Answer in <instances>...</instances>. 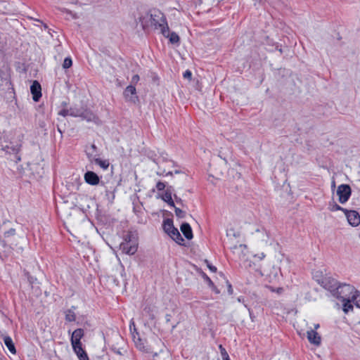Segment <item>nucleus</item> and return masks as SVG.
I'll list each match as a JSON object with an SVG mask.
<instances>
[{"instance_id":"obj_43","label":"nucleus","mask_w":360,"mask_h":360,"mask_svg":"<svg viewBox=\"0 0 360 360\" xmlns=\"http://www.w3.org/2000/svg\"><path fill=\"white\" fill-rule=\"evenodd\" d=\"M139 80V76L138 75H135L132 77L131 82L132 83H137Z\"/></svg>"},{"instance_id":"obj_50","label":"nucleus","mask_w":360,"mask_h":360,"mask_svg":"<svg viewBox=\"0 0 360 360\" xmlns=\"http://www.w3.org/2000/svg\"><path fill=\"white\" fill-rule=\"evenodd\" d=\"M165 173H166V172H165V170H163L162 172H157V174H158V175H165Z\"/></svg>"},{"instance_id":"obj_35","label":"nucleus","mask_w":360,"mask_h":360,"mask_svg":"<svg viewBox=\"0 0 360 360\" xmlns=\"http://www.w3.org/2000/svg\"><path fill=\"white\" fill-rule=\"evenodd\" d=\"M129 328L132 335L134 333L135 335H139V333L136 331V326L134 322H131L130 323Z\"/></svg>"},{"instance_id":"obj_49","label":"nucleus","mask_w":360,"mask_h":360,"mask_svg":"<svg viewBox=\"0 0 360 360\" xmlns=\"http://www.w3.org/2000/svg\"><path fill=\"white\" fill-rule=\"evenodd\" d=\"M174 172H168L165 173V176H173Z\"/></svg>"},{"instance_id":"obj_44","label":"nucleus","mask_w":360,"mask_h":360,"mask_svg":"<svg viewBox=\"0 0 360 360\" xmlns=\"http://www.w3.org/2000/svg\"><path fill=\"white\" fill-rule=\"evenodd\" d=\"M174 197L177 203L182 205V200L180 198H179L176 194L174 195Z\"/></svg>"},{"instance_id":"obj_36","label":"nucleus","mask_w":360,"mask_h":360,"mask_svg":"<svg viewBox=\"0 0 360 360\" xmlns=\"http://www.w3.org/2000/svg\"><path fill=\"white\" fill-rule=\"evenodd\" d=\"M205 263L207 264V266L209 268V269L212 272L217 271V267L213 266L212 264L209 262L208 260H205Z\"/></svg>"},{"instance_id":"obj_25","label":"nucleus","mask_w":360,"mask_h":360,"mask_svg":"<svg viewBox=\"0 0 360 360\" xmlns=\"http://www.w3.org/2000/svg\"><path fill=\"white\" fill-rule=\"evenodd\" d=\"M81 110H82V108H77L76 107L70 108V116L75 117H79L80 115Z\"/></svg>"},{"instance_id":"obj_58","label":"nucleus","mask_w":360,"mask_h":360,"mask_svg":"<svg viewBox=\"0 0 360 360\" xmlns=\"http://www.w3.org/2000/svg\"><path fill=\"white\" fill-rule=\"evenodd\" d=\"M29 281H30V283H33V278H29Z\"/></svg>"},{"instance_id":"obj_56","label":"nucleus","mask_w":360,"mask_h":360,"mask_svg":"<svg viewBox=\"0 0 360 360\" xmlns=\"http://www.w3.org/2000/svg\"><path fill=\"white\" fill-rule=\"evenodd\" d=\"M269 288L272 291V292H274L276 291L272 287H269Z\"/></svg>"},{"instance_id":"obj_2","label":"nucleus","mask_w":360,"mask_h":360,"mask_svg":"<svg viewBox=\"0 0 360 360\" xmlns=\"http://www.w3.org/2000/svg\"><path fill=\"white\" fill-rule=\"evenodd\" d=\"M21 148V143L19 142H13L6 141L0 135V156L6 155H14V161L16 162L20 161L21 158L19 152Z\"/></svg>"},{"instance_id":"obj_40","label":"nucleus","mask_w":360,"mask_h":360,"mask_svg":"<svg viewBox=\"0 0 360 360\" xmlns=\"http://www.w3.org/2000/svg\"><path fill=\"white\" fill-rule=\"evenodd\" d=\"M219 348L221 349V354L222 358L229 355L228 353L226 352V349L224 348H223L221 345L219 346Z\"/></svg>"},{"instance_id":"obj_13","label":"nucleus","mask_w":360,"mask_h":360,"mask_svg":"<svg viewBox=\"0 0 360 360\" xmlns=\"http://www.w3.org/2000/svg\"><path fill=\"white\" fill-rule=\"evenodd\" d=\"M82 120H86L87 122H96V120H98V117L94 114V112L89 110V109H84L82 108L80 115L79 116Z\"/></svg>"},{"instance_id":"obj_21","label":"nucleus","mask_w":360,"mask_h":360,"mask_svg":"<svg viewBox=\"0 0 360 360\" xmlns=\"http://www.w3.org/2000/svg\"><path fill=\"white\" fill-rule=\"evenodd\" d=\"M76 307L72 306L71 309H69L65 311V320L68 322L75 321L76 319V314L75 313Z\"/></svg>"},{"instance_id":"obj_3","label":"nucleus","mask_w":360,"mask_h":360,"mask_svg":"<svg viewBox=\"0 0 360 360\" xmlns=\"http://www.w3.org/2000/svg\"><path fill=\"white\" fill-rule=\"evenodd\" d=\"M84 335V330L82 328H77L72 332L70 341L72 349L77 355L79 359L89 360L86 352L82 347L81 339L83 338Z\"/></svg>"},{"instance_id":"obj_30","label":"nucleus","mask_w":360,"mask_h":360,"mask_svg":"<svg viewBox=\"0 0 360 360\" xmlns=\"http://www.w3.org/2000/svg\"><path fill=\"white\" fill-rule=\"evenodd\" d=\"M200 274H201L202 277L204 278V280L207 282V283L209 286H213L212 281L205 273H204L203 271H201Z\"/></svg>"},{"instance_id":"obj_10","label":"nucleus","mask_w":360,"mask_h":360,"mask_svg":"<svg viewBox=\"0 0 360 360\" xmlns=\"http://www.w3.org/2000/svg\"><path fill=\"white\" fill-rule=\"evenodd\" d=\"M84 181L86 184L96 186L99 184L100 178L97 174L92 171H87L84 176Z\"/></svg>"},{"instance_id":"obj_47","label":"nucleus","mask_w":360,"mask_h":360,"mask_svg":"<svg viewBox=\"0 0 360 360\" xmlns=\"http://www.w3.org/2000/svg\"><path fill=\"white\" fill-rule=\"evenodd\" d=\"M171 318H172V316L170 314H166L165 316V319H166V322L167 323H169L171 320Z\"/></svg>"},{"instance_id":"obj_46","label":"nucleus","mask_w":360,"mask_h":360,"mask_svg":"<svg viewBox=\"0 0 360 360\" xmlns=\"http://www.w3.org/2000/svg\"><path fill=\"white\" fill-rule=\"evenodd\" d=\"M255 257H258L259 259H262L263 258H264L265 257V255L262 252V253H260V254H258L257 255L255 256Z\"/></svg>"},{"instance_id":"obj_33","label":"nucleus","mask_w":360,"mask_h":360,"mask_svg":"<svg viewBox=\"0 0 360 360\" xmlns=\"http://www.w3.org/2000/svg\"><path fill=\"white\" fill-rule=\"evenodd\" d=\"M166 187V185L165 183L162 182V181H158L156 184V188L158 189V191H163Z\"/></svg>"},{"instance_id":"obj_52","label":"nucleus","mask_w":360,"mask_h":360,"mask_svg":"<svg viewBox=\"0 0 360 360\" xmlns=\"http://www.w3.org/2000/svg\"><path fill=\"white\" fill-rule=\"evenodd\" d=\"M174 174H181V170H178V169H176V170H175V171L174 172Z\"/></svg>"},{"instance_id":"obj_59","label":"nucleus","mask_w":360,"mask_h":360,"mask_svg":"<svg viewBox=\"0 0 360 360\" xmlns=\"http://www.w3.org/2000/svg\"><path fill=\"white\" fill-rule=\"evenodd\" d=\"M176 327V325H174L172 327V331L174 330V329Z\"/></svg>"},{"instance_id":"obj_20","label":"nucleus","mask_w":360,"mask_h":360,"mask_svg":"<svg viewBox=\"0 0 360 360\" xmlns=\"http://www.w3.org/2000/svg\"><path fill=\"white\" fill-rule=\"evenodd\" d=\"M172 240H174L177 244L180 245H184L183 243L184 240L180 234L179 230L176 228L169 235Z\"/></svg>"},{"instance_id":"obj_15","label":"nucleus","mask_w":360,"mask_h":360,"mask_svg":"<svg viewBox=\"0 0 360 360\" xmlns=\"http://www.w3.org/2000/svg\"><path fill=\"white\" fill-rule=\"evenodd\" d=\"M173 187L169 186L167 187L165 193L160 196L162 200L167 202L170 207H174V202L172 199Z\"/></svg>"},{"instance_id":"obj_31","label":"nucleus","mask_w":360,"mask_h":360,"mask_svg":"<svg viewBox=\"0 0 360 360\" xmlns=\"http://www.w3.org/2000/svg\"><path fill=\"white\" fill-rule=\"evenodd\" d=\"M105 196L107 198V200L110 202H112L114 198H115V195L112 192H110L108 191H106V193H105Z\"/></svg>"},{"instance_id":"obj_18","label":"nucleus","mask_w":360,"mask_h":360,"mask_svg":"<svg viewBox=\"0 0 360 360\" xmlns=\"http://www.w3.org/2000/svg\"><path fill=\"white\" fill-rule=\"evenodd\" d=\"M86 155L91 162H93L94 158H97V147L95 144H91L86 150Z\"/></svg>"},{"instance_id":"obj_12","label":"nucleus","mask_w":360,"mask_h":360,"mask_svg":"<svg viewBox=\"0 0 360 360\" xmlns=\"http://www.w3.org/2000/svg\"><path fill=\"white\" fill-rule=\"evenodd\" d=\"M136 90L134 86L129 85L126 87L124 91V96L126 100L135 102L137 100V96H136Z\"/></svg>"},{"instance_id":"obj_42","label":"nucleus","mask_w":360,"mask_h":360,"mask_svg":"<svg viewBox=\"0 0 360 360\" xmlns=\"http://www.w3.org/2000/svg\"><path fill=\"white\" fill-rule=\"evenodd\" d=\"M244 305L248 309V310L249 311L250 317L251 320L253 321L254 319H255V316L253 315L252 311L250 309V308L248 307V306L246 304H244Z\"/></svg>"},{"instance_id":"obj_48","label":"nucleus","mask_w":360,"mask_h":360,"mask_svg":"<svg viewBox=\"0 0 360 360\" xmlns=\"http://www.w3.org/2000/svg\"><path fill=\"white\" fill-rule=\"evenodd\" d=\"M283 289L282 288H277L276 292L278 293H281L283 292Z\"/></svg>"},{"instance_id":"obj_34","label":"nucleus","mask_w":360,"mask_h":360,"mask_svg":"<svg viewBox=\"0 0 360 360\" xmlns=\"http://www.w3.org/2000/svg\"><path fill=\"white\" fill-rule=\"evenodd\" d=\"M15 234V229H10L8 231H7L4 233V236L10 237V236H14Z\"/></svg>"},{"instance_id":"obj_24","label":"nucleus","mask_w":360,"mask_h":360,"mask_svg":"<svg viewBox=\"0 0 360 360\" xmlns=\"http://www.w3.org/2000/svg\"><path fill=\"white\" fill-rule=\"evenodd\" d=\"M96 165H99L102 169H107L109 167V161L107 160H101L98 158H94L93 160Z\"/></svg>"},{"instance_id":"obj_8","label":"nucleus","mask_w":360,"mask_h":360,"mask_svg":"<svg viewBox=\"0 0 360 360\" xmlns=\"http://www.w3.org/2000/svg\"><path fill=\"white\" fill-rule=\"evenodd\" d=\"M133 340L136 347L144 353H152L150 348L146 344V341L142 340L139 335L136 336L133 333Z\"/></svg>"},{"instance_id":"obj_39","label":"nucleus","mask_w":360,"mask_h":360,"mask_svg":"<svg viewBox=\"0 0 360 360\" xmlns=\"http://www.w3.org/2000/svg\"><path fill=\"white\" fill-rule=\"evenodd\" d=\"M112 350L114 351L115 353H116L117 354H119V355H123L124 353L123 352H125V350H124L123 349H112Z\"/></svg>"},{"instance_id":"obj_11","label":"nucleus","mask_w":360,"mask_h":360,"mask_svg":"<svg viewBox=\"0 0 360 360\" xmlns=\"http://www.w3.org/2000/svg\"><path fill=\"white\" fill-rule=\"evenodd\" d=\"M120 250L123 253L132 255L137 251V245L136 243H129L127 242H122L120 244Z\"/></svg>"},{"instance_id":"obj_37","label":"nucleus","mask_w":360,"mask_h":360,"mask_svg":"<svg viewBox=\"0 0 360 360\" xmlns=\"http://www.w3.org/2000/svg\"><path fill=\"white\" fill-rule=\"evenodd\" d=\"M184 77L185 79H188V80H191V77H192V72L188 70H186L184 73Z\"/></svg>"},{"instance_id":"obj_5","label":"nucleus","mask_w":360,"mask_h":360,"mask_svg":"<svg viewBox=\"0 0 360 360\" xmlns=\"http://www.w3.org/2000/svg\"><path fill=\"white\" fill-rule=\"evenodd\" d=\"M318 283L325 289L329 290L333 295L335 292L339 285V283L330 276H325L321 280H318Z\"/></svg>"},{"instance_id":"obj_29","label":"nucleus","mask_w":360,"mask_h":360,"mask_svg":"<svg viewBox=\"0 0 360 360\" xmlns=\"http://www.w3.org/2000/svg\"><path fill=\"white\" fill-rule=\"evenodd\" d=\"M72 65V60L71 59V58L70 57H67L65 58L64 61H63V68L64 69H68L69 68H70Z\"/></svg>"},{"instance_id":"obj_14","label":"nucleus","mask_w":360,"mask_h":360,"mask_svg":"<svg viewBox=\"0 0 360 360\" xmlns=\"http://www.w3.org/2000/svg\"><path fill=\"white\" fill-rule=\"evenodd\" d=\"M307 339L311 344L319 346L321 345V338L315 330H309L307 331Z\"/></svg>"},{"instance_id":"obj_19","label":"nucleus","mask_w":360,"mask_h":360,"mask_svg":"<svg viewBox=\"0 0 360 360\" xmlns=\"http://www.w3.org/2000/svg\"><path fill=\"white\" fill-rule=\"evenodd\" d=\"M163 229L166 233L169 235L176 228L174 226L173 221L171 219H166L163 221Z\"/></svg>"},{"instance_id":"obj_17","label":"nucleus","mask_w":360,"mask_h":360,"mask_svg":"<svg viewBox=\"0 0 360 360\" xmlns=\"http://www.w3.org/2000/svg\"><path fill=\"white\" fill-rule=\"evenodd\" d=\"M180 230L188 240L193 238V231L190 224L187 222H184L180 226Z\"/></svg>"},{"instance_id":"obj_60","label":"nucleus","mask_w":360,"mask_h":360,"mask_svg":"<svg viewBox=\"0 0 360 360\" xmlns=\"http://www.w3.org/2000/svg\"><path fill=\"white\" fill-rule=\"evenodd\" d=\"M62 105H64V106H66L67 105V103L65 102H63L62 103Z\"/></svg>"},{"instance_id":"obj_16","label":"nucleus","mask_w":360,"mask_h":360,"mask_svg":"<svg viewBox=\"0 0 360 360\" xmlns=\"http://www.w3.org/2000/svg\"><path fill=\"white\" fill-rule=\"evenodd\" d=\"M255 237L262 241L267 243L270 236L269 232L264 227L261 226L255 230Z\"/></svg>"},{"instance_id":"obj_51","label":"nucleus","mask_w":360,"mask_h":360,"mask_svg":"<svg viewBox=\"0 0 360 360\" xmlns=\"http://www.w3.org/2000/svg\"><path fill=\"white\" fill-rule=\"evenodd\" d=\"M222 359H223V360H230V359H229V355H227V356H226L225 357L222 358Z\"/></svg>"},{"instance_id":"obj_7","label":"nucleus","mask_w":360,"mask_h":360,"mask_svg":"<svg viewBox=\"0 0 360 360\" xmlns=\"http://www.w3.org/2000/svg\"><path fill=\"white\" fill-rule=\"evenodd\" d=\"M345 214L348 223L352 226H356L360 224V215L356 211L345 210Z\"/></svg>"},{"instance_id":"obj_1","label":"nucleus","mask_w":360,"mask_h":360,"mask_svg":"<svg viewBox=\"0 0 360 360\" xmlns=\"http://www.w3.org/2000/svg\"><path fill=\"white\" fill-rule=\"evenodd\" d=\"M152 23L157 27L161 29V33L166 38H168L170 43L172 44H179L180 38L179 35L174 32H169V28L167 25L166 18L160 11H157V13L151 14L150 15Z\"/></svg>"},{"instance_id":"obj_38","label":"nucleus","mask_w":360,"mask_h":360,"mask_svg":"<svg viewBox=\"0 0 360 360\" xmlns=\"http://www.w3.org/2000/svg\"><path fill=\"white\" fill-rule=\"evenodd\" d=\"M131 233H128L125 236H124V241L123 242H127L129 243H131Z\"/></svg>"},{"instance_id":"obj_9","label":"nucleus","mask_w":360,"mask_h":360,"mask_svg":"<svg viewBox=\"0 0 360 360\" xmlns=\"http://www.w3.org/2000/svg\"><path fill=\"white\" fill-rule=\"evenodd\" d=\"M30 91L34 101L37 102L41 97V86L39 82L34 81L30 86Z\"/></svg>"},{"instance_id":"obj_23","label":"nucleus","mask_w":360,"mask_h":360,"mask_svg":"<svg viewBox=\"0 0 360 360\" xmlns=\"http://www.w3.org/2000/svg\"><path fill=\"white\" fill-rule=\"evenodd\" d=\"M342 301L343 302L342 310L345 314H347L349 311L353 310V305L351 303L352 302V298Z\"/></svg>"},{"instance_id":"obj_54","label":"nucleus","mask_w":360,"mask_h":360,"mask_svg":"<svg viewBox=\"0 0 360 360\" xmlns=\"http://www.w3.org/2000/svg\"><path fill=\"white\" fill-rule=\"evenodd\" d=\"M238 301L240 302H243V298L242 297H238Z\"/></svg>"},{"instance_id":"obj_4","label":"nucleus","mask_w":360,"mask_h":360,"mask_svg":"<svg viewBox=\"0 0 360 360\" xmlns=\"http://www.w3.org/2000/svg\"><path fill=\"white\" fill-rule=\"evenodd\" d=\"M356 291L354 286L347 283H340L335 292H333V296L336 298L345 300L347 299H351L352 295L355 294Z\"/></svg>"},{"instance_id":"obj_61","label":"nucleus","mask_w":360,"mask_h":360,"mask_svg":"<svg viewBox=\"0 0 360 360\" xmlns=\"http://www.w3.org/2000/svg\"><path fill=\"white\" fill-rule=\"evenodd\" d=\"M58 131H59L60 133H62V131H60V129L59 128H58Z\"/></svg>"},{"instance_id":"obj_45","label":"nucleus","mask_w":360,"mask_h":360,"mask_svg":"<svg viewBox=\"0 0 360 360\" xmlns=\"http://www.w3.org/2000/svg\"><path fill=\"white\" fill-rule=\"evenodd\" d=\"M210 288H212V290L217 294H219L220 292V291L217 289V288L214 285V284L213 283V286H209Z\"/></svg>"},{"instance_id":"obj_32","label":"nucleus","mask_w":360,"mask_h":360,"mask_svg":"<svg viewBox=\"0 0 360 360\" xmlns=\"http://www.w3.org/2000/svg\"><path fill=\"white\" fill-rule=\"evenodd\" d=\"M58 115L63 117L70 115V109H62L58 112Z\"/></svg>"},{"instance_id":"obj_6","label":"nucleus","mask_w":360,"mask_h":360,"mask_svg":"<svg viewBox=\"0 0 360 360\" xmlns=\"http://www.w3.org/2000/svg\"><path fill=\"white\" fill-rule=\"evenodd\" d=\"M351 188L347 184H341L337 190V195L339 197V202L342 204L346 202L351 195Z\"/></svg>"},{"instance_id":"obj_28","label":"nucleus","mask_w":360,"mask_h":360,"mask_svg":"<svg viewBox=\"0 0 360 360\" xmlns=\"http://www.w3.org/2000/svg\"><path fill=\"white\" fill-rule=\"evenodd\" d=\"M174 208L175 214L179 218H184L186 216V212L181 210L180 208L173 207Z\"/></svg>"},{"instance_id":"obj_57","label":"nucleus","mask_w":360,"mask_h":360,"mask_svg":"<svg viewBox=\"0 0 360 360\" xmlns=\"http://www.w3.org/2000/svg\"><path fill=\"white\" fill-rule=\"evenodd\" d=\"M29 281H30V283H33V278H29Z\"/></svg>"},{"instance_id":"obj_26","label":"nucleus","mask_w":360,"mask_h":360,"mask_svg":"<svg viewBox=\"0 0 360 360\" xmlns=\"http://www.w3.org/2000/svg\"><path fill=\"white\" fill-rule=\"evenodd\" d=\"M352 302H355L357 307L360 308V295L359 291H355V294L352 295Z\"/></svg>"},{"instance_id":"obj_62","label":"nucleus","mask_w":360,"mask_h":360,"mask_svg":"<svg viewBox=\"0 0 360 360\" xmlns=\"http://www.w3.org/2000/svg\"><path fill=\"white\" fill-rule=\"evenodd\" d=\"M0 360H4V359L0 356Z\"/></svg>"},{"instance_id":"obj_53","label":"nucleus","mask_w":360,"mask_h":360,"mask_svg":"<svg viewBox=\"0 0 360 360\" xmlns=\"http://www.w3.org/2000/svg\"><path fill=\"white\" fill-rule=\"evenodd\" d=\"M319 328V323L314 325V330H316Z\"/></svg>"},{"instance_id":"obj_41","label":"nucleus","mask_w":360,"mask_h":360,"mask_svg":"<svg viewBox=\"0 0 360 360\" xmlns=\"http://www.w3.org/2000/svg\"><path fill=\"white\" fill-rule=\"evenodd\" d=\"M226 283H227V286H228V292L229 295H232L233 294L232 285L228 281H226Z\"/></svg>"},{"instance_id":"obj_22","label":"nucleus","mask_w":360,"mask_h":360,"mask_svg":"<svg viewBox=\"0 0 360 360\" xmlns=\"http://www.w3.org/2000/svg\"><path fill=\"white\" fill-rule=\"evenodd\" d=\"M4 342L5 345L7 347L8 349L12 354L16 353L15 347L14 343L11 337H9V336L5 337L4 338Z\"/></svg>"},{"instance_id":"obj_55","label":"nucleus","mask_w":360,"mask_h":360,"mask_svg":"<svg viewBox=\"0 0 360 360\" xmlns=\"http://www.w3.org/2000/svg\"><path fill=\"white\" fill-rule=\"evenodd\" d=\"M153 354V356L155 357V356H158V353L157 352H153L151 353Z\"/></svg>"},{"instance_id":"obj_27","label":"nucleus","mask_w":360,"mask_h":360,"mask_svg":"<svg viewBox=\"0 0 360 360\" xmlns=\"http://www.w3.org/2000/svg\"><path fill=\"white\" fill-rule=\"evenodd\" d=\"M330 210L331 211H333V212L338 211V210H341V211L345 212L346 209L340 207L336 202H333L332 203H330Z\"/></svg>"}]
</instances>
